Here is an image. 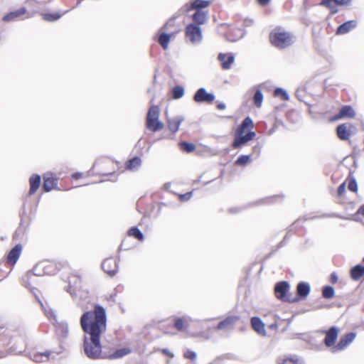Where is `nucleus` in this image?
<instances>
[{
	"mask_svg": "<svg viewBox=\"0 0 364 364\" xmlns=\"http://www.w3.org/2000/svg\"><path fill=\"white\" fill-rule=\"evenodd\" d=\"M107 316L105 309L96 305L93 311L84 313L80 318V326L85 332L83 349L90 359L102 358L100 335L106 331Z\"/></svg>",
	"mask_w": 364,
	"mask_h": 364,
	"instance_id": "1",
	"label": "nucleus"
},
{
	"mask_svg": "<svg viewBox=\"0 0 364 364\" xmlns=\"http://www.w3.org/2000/svg\"><path fill=\"white\" fill-rule=\"evenodd\" d=\"M269 39L272 44L280 49L290 46L294 41V36L292 33L276 28L269 34Z\"/></svg>",
	"mask_w": 364,
	"mask_h": 364,
	"instance_id": "2",
	"label": "nucleus"
},
{
	"mask_svg": "<svg viewBox=\"0 0 364 364\" xmlns=\"http://www.w3.org/2000/svg\"><path fill=\"white\" fill-rule=\"evenodd\" d=\"M290 285L288 282L282 281L278 282L274 287V294L277 299L282 301H288V302H294L297 301L299 299L291 297L288 295V291L289 290Z\"/></svg>",
	"mask_w": 364,
	"mask_h": 364,
	"instance_id": "3",
	"label": "nucleus"
},
{
	"mask_svg": "<svg viewBox=\"0 0 364 364\" xmlns=\"http://www.w3.org/2000/svg\"><path fill=\"white\" fill-rule=\"evenodd\" d=\"M186 37L193 44H198L202 41L203 34L200 26L195 23H189L185 28Z\"/></svg>",
	"mask_w": 364,
	"mask_h": 364,
	"instance_id": "4",
	"label": "nucleus"
},
{
	"mask_svg": "<svg viewBox=\"0 0 364 364\" xmlns=\"http://www.w3.org/2000/svg\"><path fill=\"white\" fill-rule=\"evenodd\" d=\"M256 136V133L248 130L246 133L235 131V139L232 146L235 149L246 145Z\"/></svg>",
	"mask_w": 364,
	"mask_h": 364,
	"instance_id": "5",
	"label": "nucleus"
},
{
	"mask_svg": "<svg viewBox=\"0 0 364 364\" xmlns=\"http://www.w3.org/2000/svg\"><path fill=\"white\" fill-rule=\"evenodd\" d=\"M210 4L211 1L208 0H191L181 8V10L183 13H188L192 10L202 11L203 9L208 7Z\"/></svg>",
	"mask_w": 364,
	"mask_h": 364,
	"instance_id": "6",
	"label": "nucleus"
},
{
	"mask_svg": "<svg viewBox=\"0 0 364 364\" xmlns=\"http://www.w3.org/2000/svg\"><path fill=\"white\" fill-rule=\"evenodd\" d=\"M215 95L208 92L204 87L199 88L193 95V100L198 103L210 104L215 100Z\"/></svg>",
	"mask_w": 364,
	"mask_h": 364,
	"instance_id": "7",
	"label": "nucleus"
},
{
	"mask_svg": "<svg viewBox=\"0 0 364 364\" xmlns=\"http://www.w3.org/2000/svg\"><path fill=\"white\" fill-rule=\"evenodd\" d=\"M193 321V318L187 315L178 317L174 320V326L179 331H186Z\"/></svg>",
	"mask_w": 364,
	"mask_h": 364,
	"instance_id": "8",
	"label": "nucleus"
},
{
	"mask_svg": "<svg viewBox=\"0 0 364 364\" xmlns=\"http://www.w3.org/2000/svg\"><path fill=\"white\" fill-rule=\"evenodd\" d=\"M102 267L105 272L110 276H113L117 272L118 264L115 259L110 257L104 260Z\"/></svg>",
	"mask_w": 364,
	"mask_h": 364,
	"instance_id": "9",
	"label": "nucleus"
},
{
	"mask_svg": "<svg viewBox=\"0 0 364 364\" xmlns=\"http://www.w3.org/2000/svg\"><path fill=\"white\" fill-rule=\"evenodd\" d=\"M356 337L355 333H349L341 337L338 344L333 348V351L342 350L350 344Z\"/></svg>",
	"mask_w": 364,
	"mask_h": 364,
	"instance_id": "10",
	"label": "nucleus"
},
{
	"mask_svg": "<svg viewBox=\"0 0 364 364\" xmlns=\"http://www.w3.org/2000/svg\"><path fill=\"white\" fill-rule=\"evenodd\" d=\"M240 319L237 316H230L220 321L215 328L217 330H229L233 328L237 321Z\"/></svg>",
	"mask_w": 364,
	"mask_h": 364,
	"instance_id": "11",
	"label": "nucleus"
},
{
	"mask_svg": "<svg viewBox=\"0 0 364 364\" xmlns=\"http://www.w3.org/2000/svg\"><path fill=\"white\" fill-rule=\"evenodd\" d=\"M218 59L221 63V67L223 70H229L235 61V56L232 53H220Z\"/></svg>",
	"mask_w": 364,
	"mask_h": 364,
	"instance_id": "12",
	"label": "nucleus"
},
{
	"mask_svg": "<svg viewBox=\"0 0 364 364\" xmlns=\"http://www.w3.org/2000/svg\"><path fill=\"white\" fill-rule=\"evenodd\" d=\"M57 186V179L53 177L52 173H46L43 175V188L45 191L49 192L53 189H55Z\"/></svg>",
	"mask_w": 364,
	"mask_h": 364,
	"instance_id": "13",
	"label": "nucleus"
},
{
	"mask_svg": "<svg viewBox=\"0 0 364 364\" xmlns=\"http://www.w3.org/2000/svg\"><path fill=\"white\" fill-rule=\"evenodd\" d=\"M118 166H123V168L119 171L123 172L125 170L134 171L141 166V161H116Z\"/></svg>",
	"mask_w": 364,
	"mask_h": 364,
	"instance_id": "14",
	"label": "nucleus"
},
{
	"mask_svg": "<svg viewBox=\"0 0 364 364\" xmlns=\"http://www.w3.org/2000/svg\"><path fill=\"white\" fill-rule=\"evenodd\" d=\"M338 329L336 327L332 326L330 328V329L326 332V337L324 339L325 345L328 347L332 346L338 338Z\"/></svg>",
	"mask_w": 364,
	"mask_h": 364,
	"instance_id": "15",
	"label": "nucleus"
},
{
	"mask_svg": "<svg viewBox=\"0 0 364 364\" xmlns=\"http://www.w3.org/2000/svg\"><path fill=\"white\" fill-rule=\"evenodd\" d=\"M22 250L21 245H16L12 250L9 252L6 258L7 263L14 266L17 260L18 259Z\"/></svg>",
	"mask_w": 364,
	"mask_h": 364,
	"instance_id": "16",
	"label": "nucleus"
},
{
	"mask_svg": "<svg viewBox=\"0 0 364 364\" xmlns=\"http://www.w3.org/2000/svg\"><path fill=\"white\" fill-rule=\"evenodd\" d=\"M277 364H305V363L297 355H290L279 357L277 360Z\"/></svg>",
	"mask_w": 364,
	"mask_h": 364,
	"instance_id": "17",
	"label": "nucleus"
},
{
	"mask_svg": "<svg viewBox=\"0 0 364 364\" xmlns=\"http://www.w3.org/2000/svg\"><path fill=\"white\" fill-rule=\"evenodd\" d=\"M251 325L252 328L260 336H265L267 335L264 323L259 317H252Z\"/></svg>",
	"mask_w": 364,
	"mask_h": 364,
	"instance_id": "18",
	"label": "nucleus"
},
{
	"mask_svg": "<svg viewBox=\"0 0 364 364\" xmlns=\"http://www.w3.org/2000/svg\"><path fill=\"white\" fill-rule=\"evenodd\" d=\"M357 26V22L355 20H350L346 21L341 25H340L336 30V34L343 35L348 33L350 30L355 28Z\"/></svg>",
	"mask_w": 364,
	"mask_h": 364,
	"instance_id": "19",
	"label": "nucleus"
},
{
	"mask_svg": "<svg viewBox=\"0 0 364 364\" xmlns=\"http://www.w3.org/2000/svg\"><path fill=\"white\" fill-rule=\"evenodd\" d=\"M350 124H339L336 128V132L338 138L341 140H347L350 135V131L349 127Z\"/></svg>",
	"mask_w": 364,
	"mask_h": 364,
	"instance_id": "20",
	"label": "nucleus"
},
{
	"mask_svg": "<svg viewBox=\"0 0 364 364\" xmlns=\"http://www.w3.org/2000/svg\"><path fill=\"white\" fill-rule=\"evenodd\" d=\"M193 23L200 26L206 23L208 20V14L203 11H196L192 15Z\"/></svg>",
	"mask_w": 364,
	"mask_h": 364,
	"instance_id": "21",
	"label": "nucleus"
},
{
	"mask_svg": "<svg viewBox=\"0 0 364 364\" xmlns=\"http://www.w3.org/2000/svg\"><path fill=\"white\" fill-rule=\"evenodd\" d=\"M26 12V9L24 7H22L18 10L11 11L3 17V20L4 21H16L19 19V18L25 14Z\"/></svg>",
	"mask_w": 364,
	"mask_h": 364,
	"instance_id": "22",
	"label": "nucleus"
},
{
	"mask_svg": "<svg viewBox=\"0 0 364 364\" xmlns=\"http://www.w3.org/2000/svg\"><path fill=\"white\" fill-rule=\"evenodd\" d=\"M183 121V118L181 117H176L173 119H168V128L173 134L178 132L181 124Z\"/></svg>",
	"mask_w": 364,
	"mask_h": 364,
	"instance_id": "23",
	"label": "nucleus"
},
{
	"mask_svg": "<svg viewBox=\"0 0 364 364\" xmlns=\"http://www.w3.org/2000/svg\"><path fill=\"white\" fill-rule=\"evenodd\" d=\"M244 36V31L240 28H230L227 34V39L230 41L234 42L242 38Z\"/></svg>",
	"mask_w": 364,
	"mask_h": 364,
	"instance_id": "24",
	"label": "nucleus"
},
{
	"mask_svg": "<svg viewBox=\"0 0 364 364\" xmlns=\"http://www.w3.org/2000/svg\"><path fill=\"white\" fill-rule=\"evenodd\" d=\"M310 290L309 284L305 282H299L296 287L297 294L301 298L307 297L310 293Z\"/></svg>",
	"mask_w": 364,
	"mask_h": 364,
	"instance_id": "25",
	"label": "nucleus"
},
{
	"mask_svg": "<svg viewBox=\"0 0 364 364\" xmlns=\"http://www.w3.org/2000/svg\"><path fill=\"white\" fill-rule=\"evenodd\" d=\"M146 125L148 129L156 132L164 127V124L159 119H146Z\"/></svg>",
	"mask_w": 364,
	"mask_h": 364,
	"instance_id": "26",
	"label": "nucleus"
},
{
	"mask_svg": "<svg viewBox=\"0 0 364 364\" xmlns=\"http://www.w3.org/2000/svg\"><path fill=\"white\" fill-rule=\"evenodd\" d=\"M253 120L250 117H245L236 129L237 132L246 133L250 129L253 128Z\"/></svg>",
	"mask_w": 364,
	"mask_h": 364,
	"instance_id": "27",
	"label": "nucleus"
},
{
	"mask_svg": "<svg viewBox=\"0 0 364 364\" xmlns=\"http://www.w3.org/2000/svg\"><path fill=\"white\" fill-rule=\"evenodd\" d=\"M51 355L50 352L45 353H32L30 354L29 358L33 362L42 363L48 360L49 356Z\"/></svg>",
	"mask_w": 364,
	"mask_h": 364,
	"instance_id": "28",
	"label": "nucleus"
},
{
	"mask_svg": "<svg viewBox=\"0 0 364 364\" xmlns=\"http://www.w3.org/2000/svg\"><path fill=\"white\" fill-rule=\"evenodd\" d=\"M30 189H29V195H33L39 188L41 179L39 175H33L30 179Z\"/></svg>",
	"mask_w": 364,
	"mask_h": 364,
	"instance_id": "29",
	"label": "nucleus"
},
{
	"mask_svg": "<svg viewBox=\"0 0 364 364\" xmlns=\"http://www.w3.org/2000/svg\"><path fill=\"white\" fill-rule=\"evenodd\" d=\"M355 115V112L354 109L349 105H345L340 109L338 114V118H353Z\"/></svg>",
	"mask_w": 364,
	"mask_h": 364,
	"instance_id": "30",
	"label": "nucleus"
},
{
	"mask_svg": "<svg viewBox=\"0 0 364 364\" xmlns=\"http://www.w3.org/2000/svg\"><path fill=\"white\" fill-rule=\"evenodd\" d=\"M364 274V267L360 264L354 266L350 270V277L353 280H358Z\"/></svg>",
	"mask_w": 364,
	"mask_h": 364,
	"instance_id": "31",
	"label": "nucleus"
},
{
	"mask_svg": "<svg viewBox=\"0 0 364 364\" xmlns=\"http://www.w3.org/2000/svg\"><path fill=\"white\" fill-rule=\"evenodd\" d=\"M56 333L61 338H65L68 334V326L67 323L61 322L56 326Z\"/></svg>",
	"mask_w": 364,
	"mask_h": 364,
	"instance_id": "32",
	"label": "nucleus"
},
{
	"mask_svg": "<svg viewBox=\"0 0 364 364\" xmlns=\"http://www.w3.org/2000/svg\"><path fill=\"white\" fill-rule=\"evenodd\" d=\"M171 39V34L166 33L165 32H161L158 38V43L161 46V47L166 50L168 46V43Z\"/></svg>",
	"mask_w": 364,
	"mask_h": 364,
	"instance_id": "33",
	"label": "nucleus"
},
{
	"mask_svg": "<svg viewBox=\"0 0 364 364\" xmlns=\"http://www.w3.org/2000/svg\"><path fill=\"white\" fill-rule=\"evenodd\" d=\"M131 353V350L128 348H123L121 349L117 350L114 353L109 355V359H117L122 358Z\"/></svg>",
	"mask_w": 364,
	"mask_h": 364,
	"instance_id": "34",
	"label": "nucleus"
},
{
	"mask_svg": "<svg viewBox=\"0 0 364 364\" xmlns=\"http://www.w3.org/2000/svg\"><path fill=\"white\" fill-rule=\"evenodd\" d=\"M180 149L186 153H192L196 149V145L193 143L187 141H181L178 143Z\"/></svg>",
	"mask_w": 364,
	"mask_h": 364,
	"instance_id": "35",
	"label": "nucleus"
},
{
	"mask_svg": "<svg viewBox=\"0 0 364 364\" xmlns=\"http://www.w3.org/2000/svg\"><path fill=\"white\" fill-rule=\"evenodd\" d=\"M263 94L259 89H257L252 97L253 103L257 108H260L263 102Z\"/></svg>",
	"mask_w": 364,
	"mask_h": 364,
	"instance_id": "36",
	"label": "nucleus"
},
{
	"mask_svg": "<svg viewBox=\"0 0 364 364\" xmlns=\"http://www.w3.org/2000/svg\"><path fill=\"white\" fill-rule=\"evenodd\" d=\"M7 339L6 335H4V331H2V328L0 329V358H3L6 355L7 350H3L1 347H4L6 345V340ZM9 343H7L8 344Z\"/></svg>",
	"mask_w": 364,
	"mask_h": 364,
	"instance_id": "37",
	"label": "nucleus"
},
{
	"mask_svg": "<svg viewBox=\"0 0 364 364\" xmlns=\"http://www.w3.org/2000/svg\"><path fill=\"white\" fill-rule=\"evenodd\" d=\"M159 108L156 105L151 106L149 111L146 116V119H158L159 118Z\"/></svg>",
	"mask_w": 364,
	"mask_h": 364,
	"instance_id": "38",
	"label": "nucleus"
},
{
	"mask_svg": "<svg viewBox=\"0 0 364 364\" xmlns=\"http://www.w3.org/2000/svg\"><path fill=\"white\" fill-rule=\"evenodd\" d=\"M185 93L184 88L181 86H175L172 89V97L175 100L181 98Z\"/></svg>",
	"mask_w": 364,
	"mask_h": 364,
	"instance_id": "39",
	"label": "nucleus"
},
{
	"mask_svg": "<svg viewBox=\"0 0 364 364\" xmlns=\"http://www.w3.org/2000/svg\"><path fill=\"white\" fill-rule=\"evenodd\" d=\"M274 95L275 97H280L282 100H289V96L287 92L281 87H277L274 91Z\"/></svg>",
	"mask_w": 364,
	"mask_h": 364,
	"instance_id": "40",
	"label": "nucleus"
},
{
	"mask_svg": "<svg viewBox=\"0 0 364 364\" xmlns=\"http://www.w3.org/2000/svg\"><path fill=\"white\" fill-rule=\"evenodd\" d=\"M335 291L333 287L331 286H326L323 288L322 296L325 299H331L334 296Z\"/></svg>",
	"mask_w": 364,
	"mask_h": 364,
	"instance_id": "41",
	"label": "nucleus"
},
{
	"mask_svg": "<svg viewBox=\"0 0 364 364\" xmlns=\"http://www.w3.org/2000/svg\"><path fill=\"white\" fill-rule=\"evenodd\" d=\"M67 12H68V11H65L62 14H60L58 13H54V14L47 13V14H43V18L45 21H55L58 20L62 16L63 14H64Z\"/></svg>",
	"mask_w": 364,
	"mask_h": 364,
	"instance_id": "42",
	"label": "nucleus"
},
{
	"mask_svg": "<svg viewBox=\"0 0 364 364\" xmlns=\"http://www.w3.org/2000/svg\"><path fill=\"white\" fill-rule=\"evenodd\" d=\"M129 235L133 236L140 241L144 240V235L137 228H132L128 232Z\"/></svg>",
	"mask_w": 364,
	"mask_h": 364,
	"instance_id": "43",
	"label": "nucleus"
},
{
	"mask_svg": "<svg viewBox=\"0 0 364 364\" xmlns=\"http://www.w3.org/2000/svg\"><path fill=\"white\" fill-rule=\"evenodd\" d=\"M250 161H235V162L232 164V165H230V164H228V167L232 166L233 168H234V171L231 172V173H235L237 171V168H243L245 167L247 163L249 162Z\"/></svg>",
	"mask_w": 364,
	"mask_h": 364,
	"instance_id": "44",
	"label": "nucleus"
},
{
	"mask_svg": "<svg viewBox=\"0 0 364 364\" xmlns=\"http://www.w3.org/2000/svg\"><path fill=\"white\" fill-rule=\"evenodd\" d=\"M184 357L191 360H194L196 359L197 354L194 351H192L191 350H186L184 353Z\"/></svg>",
	"mask_w": 364,
	"mask_h": 364,
	"instance_id": "45",
	"label": "nucleus"
},
{
	"mask_svg": "<svg viewBox=\"0 0 364 364\" xmlns=\"http://www.w3.org/2000/svg\"><path fill=\"white\" fill-rule=\"evenodd\" d=\"M348 188V189L350 191H353V192H356L357 191V190H358V185H357V183H356V181H355V180L354 178H352L349 181Z\"/></svg>",
	"mask_w": 364,
	"mask_h": 364,
	"instance_id": "46",
	"label": "nucleus"
},
{
	"mask_svg": "<svg viewBox=\"0 0 364 364\" xmlns=\"http://www.w3.org/2000/svg\"><path fill=\"white\" fill-rule=\"evenodd\" d=\"M334 3H336L335 0H321L319 5L325 6L328 9Z\"/></svg>",
	"mask_w": 364,
	"mask_h": 364,
	"instance_id": "47",
	"label": "nucleus"
},
{
	"mask_svg": "<svg viewBox=\"0 0 364 364\" xmlns=\"http://www.w3.org/2000/svg\"><path fill=\"white\" fill-rule=\"evenodd\" d=\"M44 311H45V314L50 320H51V319L55 320V315L51 309H50L49 311H47L46 309H45Z\"/></svg>",
	"mask_w": 364,
	"mask_h": 364,
	"instance_id": "48",
	"label": "nucleus"
},
{
	"mask_svg": "<svg viewBox=\"0 0 364 364\" xmlns=\"http://www.w3.org/2000/svg\"><path fill=\"white\" fill-rule=\"evenodd\" d=\"M346 191V183H341L338 188V195L341 196Z\"/></svg>",
	"mask_w": 364,
	"mask_h": 364,
	"instance_id": "49",
	"label": "nucleus"
},
{
	"mask_svg": "<svg viewBox=\"0 0 364 364\" xmlns=\"http://www.w3.org/2000/svg\"><path fill=\"white\" fill-rule=\"evenodd\" d=\"M193 193L192 192H188L185 194H182L180 196V198L181 200H188L192 197Z\"/></svg>",
	"mask_w": 364,
	"mask_h": 364,
	"instance_id": "50",
	"label": "nucleus"
},
{
	"mask_svg": "<svg viewBox=\"0 0 364 364\" xmlns=\"http://www.w3.org/2000/svg\"><path fill=\"white\" fill-rule=\"evenodd\" d=\"M337 6H338V4L337 3H334L328 8L331 10V14H335L338 11Z\"/></svg>",
	"mask_w": 364,
	"mask_h": 364,
	"instance_id": "51",
	"label": "nucleus"
},
{
	"mask_svg": "<svg viewBox=\"0 0 364 364\" xmlns=\"http://www.w3.org/2000/svg\"><path fill=\"white\" fill-rule=\"evenodd\" d=\"M339 6H346L350 4L351 0H335Z\"/></svg>",
	"mask_w": 364,
	"mask_h": 364,
	"instance_id": "52",
	"label": "nucleus"
},
{
	"mask_svg": "<svg viewBox=\"0 0 364 364\" xmlns=\"http://www.w3.org/2000/svg\"><path fill=\"white\" fill-rule=\"evenodd\" d=\"M331 282L333 284L338 282V277L334 272L331 274Z\"/></svg>",
	"mask_w": 364,
	"mask_h": 364,
	"instance_id": "53",
	"label": "nucleus"
},
{
	"mask_svg": "<svg viewBox=\"0 0 364 364\" xmlns=\"http://www.w3.org/2000/svg\"><path fill=\"white\" fill-rule=\"evenodd\" d=\"M222 363V358L220 357H218L215 358L214 360L210 362L209 364H221Z\"/></svg>",
	"mask_w": 364,
	"mask_h": 364,
	"instance_id": "54",
	"label": "nucleus"
},
{
	"mask_svg": "<svg viewBox=\"0 0 364 364\" xmlns=\"http://www.w3.org/2000/svg\"><path fill=\"white\" fill-rule=\"evenodd\" d=\"M217 108L220 110H223L226 108V105L224 102H220L217 105Z\"/></svg>",
	"mask_w": 364,
	"mask_h": 364,
	"instance_id": "55",
	"label": "nucleus"
},
{
	"mask_svg": "<svg viewBox=\"0 0 364 364\" xmlns=\"http://www.w3.org/2000/svg\"><path fill=\"white\" fill-rule=\"evenodd\" d=\"M271 0H257L258 3L262 6L267 5Z\"/></svg>",
	"mask_w": 364,
	"mask_h": 364,
	"instance_id": "56",
	"label": "nucleus"
},
{
	"mask_svg": "<svg viewBox=\"0 0 364 364\" xmlns=\"http://www.w3.org/2000/svg\"><path fill=\"white\" fill-rule=\"evenodd\" d=\"M11 352H14V353H21L22 352V349H18L17 348H14V347H11Z\"/></svg>",
	"mask_w": 364,
	"mask_h": 364,
	"instance_id": "57",
	"label": "nucleus"
},
{
	"mask_svg": "<svg viewBox=\"0 0 364 364\" xmlns=\"http://www.w3.org/2000/svg\"><path fill=\"white\" fill-rule=\"evenodd\" d=\"M162 352L170 357H173V354L171 353L168 349H163Z\"/></svg>",
	"mask_w": 364,
	"mask_h": 364,
	"instance_id": "58",
	"label": "nucleus"
},
{
	"mask_svg": "<svg viewBox=\"0 0 364 364\" xmlns=\"http://www.w3.org/2000/svg\"><path fill=\"white\" fill-rule=\"evenodd\" d=\"M237 159H250V155L241 154Z\"/></svg>",
	"mask_w": 364,
	"mask_h": 364,
	"instance_id": "59",
	"label": "nucleus"
},
{
	"mask_svg": "<svg viewBox=\"0 0 364 364\" xmlns=\"http://www.w3.org/2000/svg\"><path fill=\"white\" fill-rule=\"evenodd\" d=\"M82 176V173H75L74 174H73L72 177L75 179H77L79 178L80 177H81Z\"/></svg>",
	"mask_w": 364,
	"mask_h": 364,
	"instance_id": "60",
	"label": "nucleus"
},
{
	"mask_svg": "<svg viewBox=\"0 0 364 364\" xmlns=\"http://www.w3.org/2000/svg\"><path fill=\"white\" fill-rule=\"evenodd\" d=\"M358 212L364 216V205L359 208Z\"/></svg>",
	"mask_w": 364,
	"mask_h": 364,
	"instance_id": "61",
	"label": "nucleus"
},
{
	"mask_svg": "<svg viewBox=\"0 0 364 364\" xmlns=\"http://www.w3.org/2000/svg\"><path fill=\"white\" fill-rule=\"evenodd\" d=\"M131 159H134V160H136V159H140V158L139 156H134L133 158H132Z\"/></svg>",
	"mask_w": 364,
	"mask_h": 364,
	"instance_id": "62",
	"label": "nucleus"
},
{
	"mask_svg": "<svg viewBox=\"0 0 364 364\" xmlns=\"http://www.w3.org/2000/svg\"><path fill=\"white\" fill-rule=\"evenodd\" d=\"M230 211L231 213H236V210L232 209H232H230Z\"/></svg>",
	"mask_w": 364,
	"mask_h": 364,
	"instance_id": "63",
	"label": "nucleus"
},
{
	"mask_svg": "<svg viewBox=\"0 0 364 364\" xmlns=\"http://www.w3.org/2000/svg\"><path fill=\"white\" fill-rule=\"evenodd\" d=\"M352 173H353L352 171H351V170H350V171H349V177H351Z\"/></svg>",
	"mask_w": 364,
	"mask_h": 364,
	"instance_id": "64",
	"label": "nucleus"
}]
</instances>
